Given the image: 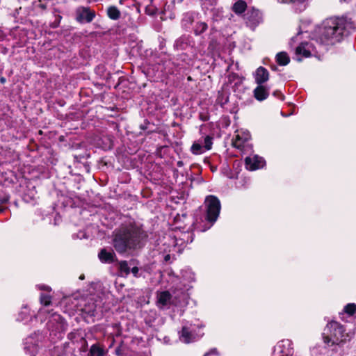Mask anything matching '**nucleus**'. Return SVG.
Segmentation results:
<instances>
[{"mask_svg":"<svg viewBox=\"0 0 356 356\" xmlns=\"http://www.w3.org/2000/svg\"><path fill=\"white\" fill-rule=\"evenodd\" d=\"M355 30L356 24L351 18L346 16L330 17L315 29L312 39L320 44L334 45Z\"/></svg>","mask_w":356,"mask_h":356,"instance_id":"1","label":"nucleus"},{"mask_svg":"<svg viewBox=\"0 0 356 356\" xmlns=\"http://www.w3.org/2000/svg\"><path fill=\"white\" fill-rule=\"evenodd\" d=\"M147 234L134 222L123 223L112 232L111 244L121 255L141 249Z\"/></svg>","mask_w":356,"mask_h":356,"instance_id":"2","label":"nucleus"},{"mask_svg":"<svg viewBox=\"0 0 356 356\" xmlns=\"http://www.w3.org/2000/svg\"><path fill=\"white\" fill-rule=\"evenodd\" d=\"M346 330L339 323L332 321L328 323L323 333V339L328 346L340 345L346 340Z\"/></svg>","mask_w":356,"mask_h":356,"instance_id":"3","label":"nucleus"},{"mask_svg":"<svg viewBox=\"0 0 356 356\" xmlns=\"http://www.w3.org/2000/svg\"><path fill=\"white\" fill-rule=\"evenodd\" d=\"M206 207L205 219L209 225L200 228L196 225V229L201 232H205L210 229L218 220L221 210V203L218 197L213 195H207L204 200Z\"/></svg>","mask_w":356,"mask_h":356,"instance_id":"4","label":"nucleus"},{"mask_svg":"<svg viewBox=\"0 0 356 356\" xmlns=\"http://www.w3.org/2000/svg\"><path fill=\"white\" fill-rule=\"evenodd\" d=\"M213 137L204 135L195 140L192 144L190 151L194 155H200L212 148Z\"/></svg>","mask_w":356,"mask_h":356,"instance_id":"5","label":"nucleus"},{"mask_svg":"<svg viewBox=\"0 0 356 356\" xmlns=\"http://www.w3.org/2000/svg\"><path fill=\"white\" fill-rule=\"evenodd\" d=\"M243 18L246 26L251 30H254L255 28L262 22L261 13L259 10L254 8L247 10Z\"/></svg>","mask_w":356,"mask_h":356,"instance_id":"6","label":"nucleus"},{"mask_svg":"<svg viewBox=\"0 0 356 356\" xmlns=\"http://www.w3.org/2000/svg\"><path fill=\"white\" fill-rule=\"evenodd\" d=\"M316 54L317 51L312 42H301L296 47V54L298 61H300L302 57L307 58L316 56Z\"/></svg>","mask_w":356,"mask_h":356,"instance_id":"7","label":"nucleus"},{"mask_svg":"<svg viewBox=\"0 0 356 356\" xmlns=\"http://www.w3.org/2000/svg\"><path fill=\"white\" fill-rule=\"evenodd\" d=\"M294 353L293 344L289 339L280 341L274 348L275 356H293Z\"/></svg>","mask_w":356,"mask_h":356,"instance_id":"8","label":"nucleus"},{"mask_svg":"<svg viewBox=\"0 0 356 356\" xmlns=\"http://www.w3.org/2000/svg\"><path fill=\"white\" fill-rule=\"evenodd\" d=\"M76 20L81 24L90 23L96 16L94 10L89 7L79 6L75 10Z\"/></svg>","mask_w":356,"mask_h":356,"instance_id":"9","label":"nucleus"},{"mask_svg":"<svg viewBox=\"0 0 356 356\" xmlns=\"http://www.w3.org/2000/svg\"><path fill=\"white\" fill-rule=\"evenodd\" d=\"M97 305L96 302L92 298H89L84 301L83 305H81V315L86 321H89V318H92L95 316Z\"/></svg>","mask_w":356,"mask_h":356,"instance_id":"10","label":"nucleus"},{"mask_svg":"<svg viewBox=\"0 0 356 356\" xmlns=\"http://www.w3.org/2000/svg\"><path fill=\"white\" fill-rule=\"evenodd\" d=\"M108 354V350L105 346L99 342L93 343L90 348L87 356H106Z\"/></svg>","mask_w":356,"mask_h":356,"instance_id":"11","label":"nucleus"},{"mask_svg":"<svg viewBox=\"0 0 356 356\" xmlns=\"http://www.w3.org/2000/svg\"><path fill=\"white\" fill-rule=\"evenodd\" d=\"M85 336L83 334V332L81 330H73L72 332L67 334V338L70 341L69 342H65L64 344L65 348H67L70 346V343L72 344H78L79 341H81Z\"/></svg>","mask_w":356,"mask_h":356,"instance_id":"12","label":"nucleus"},{"mask_svg":"<svg viewBox=\"0 0 356 356\" xmlns=\"http://www.w3.org/2000/svg\"><path fill=\"white\" fill-rule=\"evenodd\" d=\"M98 257L104 264H112L117 260L116 254L113 250L108 251L106 248H103L99 251Z\"/></svg>","mask_w":356,"mask_h":356,"instance_id":"13","label":"nucleus"},{"mask_svg":"<svg viewBox=\"0 0 356 356\" xmlns=\"http://www.w3.org/2000/svg\"><path fill=\"white\" fill-rule=\"evenodd\" d=\"M254 79L257 85H263V83L268 80L269 73L264 67H259L255 72Z\"/></svg>","mask_w":356,"mask_h":356,"instance_id":"14","label":"nucleus"},{"mask_svg":"<svg viewBox=\"0 0 356 356\" xmlns=\"http://www.w3.org/2000/svg\"><path fill=\"white\" fill-rule=\"evenodd\" d=\"M254 98L259 101H264L269 95V89L263 85H258L253 91Z\"/></svg>","mask_w":356,"mask_h":356,"instance_id":"15","label":"nucleus"},{"mask_svg":"<svg viewBox=\"0 0 356 356\" xmlns=\"http://www.w3.org/2000/svg\"><path fill=\"white\" fill-rule=\"evenodd\" d=\"M245 166L248 170H256L260 168V160L257 156L254 158L246 157L245 159Z\"/></svg>","mask_w":356,"mask_h":356,"instance_id":"16","label":"nucleus"},{"mask_svg":"<svg viewBox=\"0 0 356 356\" xmlns=\"http://www.w3.org/2000/svg\"><path fill=\"white\" fill-rule=\"evenodd\" d=\"M190 36L182 35L175 41L174 47L177 49H185L190 44Z\"/></svg>","mask_w":356,"mask_h":356,"instance_id":"17","label":"nucleus"},{"mask_svg":"<svg viewBox=\"0 0 356 356\" xmlns=\"http://www.w3.org/2000/svg\"><path fill=\"white\" fill-rule=\"evenodd\" d=\"M244 135H236L234 138L232 139V145L234 147L239 149L244 148V144L247 142L250 138L243 137Z\"/></svg>","mask_w":356,"mask_h":356,"instance_id":"18","label":"nucleus"},{"mask_svg":"<svg viewBox=\"0 0 356 356\" xmlns=\"http://www.w3.org/2000/svg\"><path fill=\"white\" fill-rule=\"evenodd\" d=\"M106 14L109 19L118 20L121 17L120 10L115 6H110L107 8Z\"/></svg>","mask_w":356,"mask_h":356,"instance_id":"19","label":"nucleus"},{"mask_svg":"<svg viewBox=\"0 0 356 356\" xmlns=\"http://www.w3.org/2000/svg\"><path fill=\"white\" fill-rule=\"evenodd\" d=\"M172 295L168 291H161L158 295V303L163 306L167 305L168 302L171 300Z\"/></svg>","mask_w":356,"mask_h":356,"instance_id":"20","label":"nucleus"},{"mask_svg":"<svg viewBox=\"0 0 356 356\" xmlns=\"http://www.w3.org/2000/svg\"><path fill=\"white\" fill-rule=\"evenodd\" d=\"M276 61L280 65H286L290 62V58L286 52H280L276 55Z\"/></svg>","mask_w":356,"mask_h":356,"instance_id":"21","label":"nucleus"},{"mask_svg":"<svg viewBox=\"0 0 356 356\" xmlns=\"http://www.w3.org/2000/svg\"><path fill=\"white\" fill-rule=\"evenodd\" d=\"M208 29V25L204 22H197L193 27L195 35H199L204 33Z\"/></svg>","mask_w":356,"mask_h":356,"instance_id":"22","label":"nucleus"},{"mask_svg":"<svg viewBox=\"0 0 356 356\" xmlns=\"http://www.w3.org/2000/svg\"><path fill=\"white\" fill-rule=\"evenodd\" d=\"M247 5L244 1L239 0L237 1L233 6L232 10L236 14H241L246 9Z\"/></svg>","mask_w":356,"mask_h":356,"instance_id":"23","label":"nucleus"},{"mask_svg":"<svg viewBox=\"0 0 356 356\" xmlns=\"http://www.w3.org/2000/svg\"><path fill=\"white\" fill-rule=\"evenodd\" d=\"M193 334L189 330V328L184 326L181 331V337L183 338L185 343H190L192 341Z\"/></svg>","mask_w":356,"mask_h":356,"instance_id":"24","label":"nucleus"},{"mask_svg":"<svg viewBox=\"0 0 356 356\" xmlns=\"http://www.w3.org/2000/svg\"><path fill=\"white\" fill-rule=\"evenodd\" d=\"M307 0H277L280 3H293L296 4L298 7L297 10L301 11L306 8L305 1Z\"/></svg>","mask_w":356,"mask_h":356,"instance_id":"25","label":"nucleus"},{"mask_svg":"<svg viewBox=\"0 0 356 356\" xmlns=\"http://www.w3.org/2000/svg\"><path fill=\"white\" fill-rule=\"evenodd\" d=\"M343 314H348L349 316H353L356 313V304L355 303H348L344 307L343 310Z\"/></svg>","mask_w":356,"mask_h":356,"instance_id":"26","label":"nucleus"},{"mask_svg":"<svg viewBox=\"0 0 356 356\" xmlns=\"http://www.w3.org/2000/svg\"><path fill=\"white\" fill-rule=\"evenodd\" d=\"M118 268L121 273H124L126 275H128L131 273L128 262L125 260L120 261L119 262Z\"/></svg>","mask_w":356,"mask_h":356,"instance_id":"27","label":"nucleus"},{"mask_svg":"<svg viewBox=\"0 0 356 356\" xmlns=\"http://www.w3.org/2000/svg\"><path fill=\"white\" fill-rule=\"evenodd\" d=\"M40 303L44 306H49L51 304V297L49 295L41 293L40 296Z\"/></svg>","mask_w":356,"mask_h":356,"instance_id":"28","label":"nucleus"},{"mask_svg":"<svg viewBox=\"0 0 356 356\" xmlns=\"http://www.w3.org/2000/svg\"><path fill=\"white\" fill-rule=\"evenodd\" d=\"M78 345H79L78 348L80 353H86L88 350V342L85 337L79 341Z\"/></svg>","mask_w":356,"mask_h":356,"instance_id":"29","label":"nucleus"},{"mask_svg":"<svg viewBox=\"0 0 356 356\" xmlns=\"http://www.w3.org/2000/svg\"><path fill=\"white\" fill-rule=\"evenodd\" d=\"M300 33H298L296 36L293 37L290 42V45L292 47L295 43L299 42L300 40Z\"/></svg>","mask_w":356,"mask_h":356,"instance_id":"30","label":"nucleus"},{"mask_svg":"<svg viewBox=\"0 0 356 356\" xmlns=\"http://www.w3.org/2000/svg\"><path fill=\"white\" fill-rule=\"evenodd\" d=\"M123 344V341H121L120 344L115 348V353L117 356H122V346Z\"/></svg>","mask_w":356,"mask_h":356,"instance_id":"31","label":"nucleus"},{"mask_svg":"<svg viewBox=\"0 0 356 356\" xmlns=\"http://www.w3.org/2000/svg\"><path fill=\"white\" fill-rule=\"evenodd\" d=\"M10 197V195H6V194H4L3 195H1L0 196V203L2 204H6L7 202H8Z\"/></svg>","mask_w":356,"mask_h":356,"instance_id":"32","label":"nucleus"},{"mask_svg":"<svg viewBox=\"0 0 356 356\" xmlns=\"http://www.w3.org/2000/svg\"><path fill=\"white\" fill-rule=\"evenodd\" d=\"M192 22H193L192 17L191 15H187L183 19L182 23H183V25L186 27V23L191 24Z\"/></svg>","mask_w":356,"mask_h":356,"instance_id":"33","label":"nucleus"},{"mask_svg":"<svg viewBox=\"0 0 356 356\" xmlns=\"http://www.w3.org/2000/svg\"><path fill=\"white\" fill-rule=\"evenodd\" d=\"M130 270L135 277H139L138 276L139 268L137 266H134L131 269L130 268Z\"/></svg>","mask_w":356,"mask_h":356,"instance_id":"34","label":"nucleus"},{"mask_svg":"<svg viewBox=\"0 0 356 356\" xmlns=\"http://www.w3.org/2000/svg\"><path fill=\"white\" fill-rule=\"evenodd\" d=\"M39 289L42 291H51V288L47 285H40V286H39Z\"/></svg>","mask_w":356,"mask_h":356,"instance_id":"35","label":"nucleus"},{"mask_svg":"<svg viewBox=\"0 0 356 356\" xmlns=\"http://www.w3.org/2000/svg\"><path fill=\"white\" fill-rule=\"evenodd\" d=\"M52 316H54L55 318V320L57 321H60L63 320V317L59 314H56V313L53 314Z\"/></svg>","mask_w":356,"mask_h":356,"instance_id":"36","label":"nucleus"},{"mask_svg":"<svg viewBox=\"0 0 356 356\" xmlns=\"http://www.w3.org/2000/svg\"><path fill=\"white\" fill-rule=\"evenodd\" d=\"M171 259V256L170 254H167L164 256V261L165 262H168Z\"/></svg>","mask_w":356,"mask_h":356,"instance_id":"37","label":"nucleus"},{"mask_svg":"<svg viewBox=\"0 0 356 356\" xmlns=\"http://www.w3.org/2000/svg\"><path fill=\"white\" fill-rule=\"evenodd\" d=\"M8 208L0 205V213L4 212Z\"/></svg>","mask_w":356,"mask_h":356,"instance_id":"38","label":"nucleus"},{"mask_svg":"<svg viewBox=\"0 0 356 356\" xmlns=\"http://www.w3.org/2000/svg\"><path fill=\"white\" fill-rule=\"evenodd\" d=\"M183 165H184L183 161H179L177 162V166H179V167H181Z\"/></svg>","mask_w":356,"mask_h":356,"instance_id":"39","label":"nucleus"},{"mask_svg":"<svg viewBox=\"0 0 356 356\" xmlns=\"http://www.w3.org/2000/svg\"><path fill=\"white\" fill-rule=\"evenodd\" d=\"M60 141H64V136L61 135L60 138H59Z\"/></svg>","mask_w":356,"mask_h":356,"instance_id":"40","label":"nucleus"},{"mask_svg":"<svg viewBox=\"0 0 356 356\" xmlns=\"http://www.w3.org/2000/svg\"><path fill=\"white\" fill-rule=\"evenodd\" d=\"M1 83H4L5 82V79L4 78H1Z\"/></svg>","mask_w":356,"mask_h":356,"instance_id":"41","label":"nucleus"},{"mask_svg":"<svg viewBox=\"0 0 356 356\" xmlns=\"http://www.w3.org/2000/svg\"><path fill=\"white\" fill-rule=\"evenodd\" d=\"M210 355V353H206L203 356H209Z\"/></svg>","mask_w":356,"mask_h":356,"instance_id":"42","label":"nucleus"},{"mask_svg":"<svg viewBox=\"0 0 356 356\" xmlns=\"http://www.w3.org/2000/svg\"><path fill=\"white\" fill-rule=\"evenodd\" d=\"M81 280H83L84 279V275H81L80 277H79Z\"/></svg>","mask_w":356,"mask_h":356,"instance_id":"43","label":"nucleus"},{"mask_svg":"<svg viewBox=\"0 0 356 356\" xmlns=\"http://www.w3.org/2000/svg\"><path fill=\"white\" fill-rule=\"evenodd\" d=\"M348 1V0H340L341 2H343V1L346 2V1Z\"/></svg>","mask_w":356,"mask_h":356,"instance_id":"44","label":"nucleus"},{"mask_svg":"<svg viewBox=\"0 0 356 356\" xmlns=\"http://www.w3.org/2000/svg\"><path fill=\"white\" fill-rule=\"evenodd\" d=\"M38 134H42V131L41 130H40V131H38Z\"/></svg>","mask_w":356,"mask_h":356,"instance_id":"45","label":"nucleus"},{"mask_svg":"<svg viewBox=\"0 0 356 356\" xmlns=\"http://www.w3.org/2000/svg\"><path fill=\"white\" fill-rule=\"evenodd\" d=\"M277 92H274L273 95H277Z\"/></svg>","mask_w":356,"mask_h":356,"instance_id":"46","label":"nucleus"},{"mask_svg":"<svg viewBox=\"0 0 356 356\" xmlns=\"http://www.w3.org/2000/svg\"><path fill=\"white\" fill-rule=\"evenodd\" d=\"M277 92H274L273 95H277Z\"/></svg>","mask_w":356,"mask_h":356,"instance_id":"47","label":"nucleus"},{"mask_svg":"<svg viewBox=\"0 0 356 356\" xmlns=\"http://www.w3.org/2000/svg\"><path fill=\"white\" fill-rule=\"evenodd\" d=\"M114 341H115V339H113V342H114ZM112 345H113V344H111V345L110 346V348L112 346Z\"/></svg>","mask_w":356,"mask_h":356,"instance_id":"48","label":"nucleus"},{"mask_svg":"<svg viewBox=\"0 0 356 356\" xmlns=\"http://www.w3.org/2000/svg\"><path fill=\"white\" fill-rule=\"evenodd\" d=\"M58 26V24L54 26V28H56Z\"/></svg>","mask_w":356,"mask_h":356,"instance_id":"49","label":"nucleus"},{"mask_svg":"<svg viewBox=\"0 0 356 356\" xmlns=\"http://www.w3.org/2000/svg\"><path fill=\"white\" fill-rule=\"evenodd\" d=\"M168 72H169V73H172L173 72H172V71L169 70V71H168Z\"/></svg>","mask_w":356,"mask_h":356,"instance_id":"50","label":"nucleus"}]
</instances>
